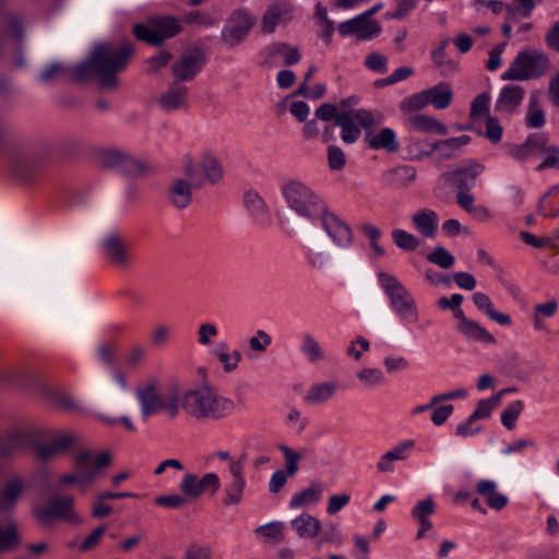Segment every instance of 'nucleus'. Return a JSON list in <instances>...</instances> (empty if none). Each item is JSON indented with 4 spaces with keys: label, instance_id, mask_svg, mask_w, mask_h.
Instances as JSON below:
<instances>
[{
    "label": "nucleus",
    "instance_id": "nucleus-52",
    "mask_svg": "<svg viewBox=\"0 0 559 559\" xmlns=\"http://www.w3.org/2000/svg\"><path fill=\"white\" fill-rule=\"evenodd\" d=\"M180 491L183 493L185 497L190 499H198L200 498V490L198 487V476L192 473H188L183 476V478L180 481L179 485Z\"/></svg>",
    "mask_w": 559,
    "mask_h": 559
},
{
    "label": "nucleus",
    "instance_id": "nucleus-47",
    "mask_svg": "<svg viewBox=\"0 0 559 559\" xmlns=\"http://www.w3.org/2000/svg\"><path fill=\"white\" fill-rule=\"evenodd\" d=\"M300 350L306 355L310 362L323 359V352L319 343L309 333L304 334Z\"/></svg>",
    "mask_w": 559,
    "mask_h": 559
},
{
    "label": "nucleus",
    "instance_id": "nucleus-18",
    "mask_svg": "<svg viewBox=\"0 0 559 559\" xmlns=\"http://www.w3.org/2000/svg\"><path fill=\"white\" fill-rule=\"evenodd\" d=\"M135 396L140 402L141 414L144 420L162 411L163 395L159 393L154 379H151L143 388H139Z\"/></svg>",
    "mask_w": 559,
    "mask_h": 559
},
{
    "label": "nucleus",
    "instance_id": "nucleus-54",
    "mask_svg": "<svg viewBox=\"0 0 559 559\" xmlns=\"http://www.w3.org/2000/svg\"><path fill=\"white\" fill-rule=\"evenodd\" d=\"M357 378L368 386L381 385L385 378L380 369L364 368L357 373Z\"/></svg>",
    "mask_w": 559,
    "mask_h": 559
},
{
    "label": "nucleus",
    "instance_id": "nucleus-16",
    "mask_svg": "<svg viewBox=\"0 0 559 559\" xmlns=\"http://www.w3.org/2000/svg\"><path fill=\"white\" fill-rule=\"evenodd\" d=\"M104 257L118 267L130 264L129 245L124 238L116 233L108 234L100 243Z\"/></svg>",
    "mask_w": 559,
    "mask_h": 559
},
{
    "label": "nucleus",
    "instance_id": "nucleus-37",
    "mask_svg": "<svg viewBox=\"0 0 559 559\" xmlns=\"http://www.w3.org/2000/svg\"><path fill=\"white\" fill-rule=\"evenodd\" d=\"M322 492L323 485L321 483H313L309 488H306L295 495L289 502V507L295 509L307 503H317L320 500Z\"/></svg>",
    "mask_w": 559,
    "mask_h": 559
},
{
    "label": "nucleus",
    "instance_id": "nucleus-56",
    "mask_svg": "<svg viewBox=\"0 0 559 559\" xmlns=\"http://www.w3.org/2000/svg\"><path fill=\"white\" fill-rule=\"evenodd\" d=\"M407 152L412 159L420 160L425 157H428L427 145L428 141L426 140H416L413 136L407 138Z\"/></svg>",
    "mask_w": 559,
    "mask_h": 559
},
{
    "label": "nucleus",
    "instance_id": "nucleus-7",
    "mask_svg": "<svg viewBox=\"0 0 559 559\" xmlns=\"http://www.w3.org/2000/svg\"><path fill=\"white\" fill-rule=\"evenodd\" d=\"M383 121L381 112L373 114L370 110L360 108L355 112H340L336 124L341 128V139L346 144L355 143L361 135L360 127L365 132L377 127Z\"/></svg>",
    "mask_w": 559,
    "mask_h": 559
},
{
    "label": "nucleus",
    "instance_id": "nucleus-55",
    "mask_svg": "<svg viewBox=\"0 0 559 559\" xmlns=\"http://www.w3.org/2000/svg\"><path fill=\"white\" fill-rule=\"evenodd\" d=\"M181 407V397L177 390H173L169 394L163 395L162 409L167 412L170 418H176Z\"/></svg>",
    "mask_w": 559,
    "mask_h": 559
},
{
    "label": "nucleus",
    "instance_id": "nucleus-40",
    "mask_svg": "<svg viewBox=\"0 0 559 559\" xmlns=\"http://www.w3.org/2000/svg\"><path fill=\"white\" fill-rule=\"evenodd\" d=\"M118 171L129 177H139L150 173L151 167L145 162L126 153Z\"/></svg>",
    "mask_w": 559,
    "mask_h": 559
},
{
    "label": "nucleus",
    "instance_id": "nucleus-53",
    "mask_svg": "<svg viewBox=\"0 0 559 559\" xmlns=\"http://www.w3.org/2000/svg\"><path fill=\"white\" fill-rule=\"evenodd\" d=\"M277 449L283 453L285 457L284 472L289 476H294L299 469L298 462L300 461V455H297L296 451L286 444H278Z\"/></svg>",
    "mask_w": 559,
    "mask_h": 559
},
{
    "label": "nucleus",
    "instance_id": "nucleus-6",
    "mask_svg": "<svg viewBox=\"0 0 559 559\" xmlns=\"http://www.w3.org/2000/svg\"><path fill=\"white\" fill-rule=\"evenodd\" d=\"M182 31L179 20L173 15L150 16L146 23L133 26V35L136 39L155 47H160L167 39L176 37Z\"/></svg>",
    "mask_w": 559,
    "mask_h": 559
},
{
    "label": "nucleus",
    "instance_id": "nucleus-29",
    "mask_svg": "<svg viewBox=\"0 0 559 559\" xmlns=\"http://www.w3.org/2000/svg\"><path fill=\"white\" fill-rule=\"evenodd\" d=\"M43 165L37 157L25 155H15L11 160L13 173L23 181L29 180L35 176Z\"/></svg>",
    "mask_w": 559,
    "mask_h": 559
},
{
    "label": "nucleus",
    "instance_id": "nucleus-41",
    "mask_svg": "<svg viewBox=\"0 0 559 559\" xmlns=\"http://www.w3.org/2000/svg\"><path fill=\"white\" fill-rule=\"evenodd\" d=\"M506 394V390H500L496 395L480 400L474 412L471 414L472 419L479 420V419H487L490 417L491 412L498 407L500 403V399L502 395Z\"/></svg>",
    "mask_w": 559,
    "mask_h": 559
},
{
    "label": "nucleus",
    "instance_id": "nucleus-27",
    "mask_svg": "<svg viewBox=\"0 0 559 559\" xmlns=\"http://www.w3.org/2000/svg\"><path fill=\"white\" fill-rule=\"evenodd\" d=\"M414 228L425 238H433L438 230L439 218L435 211L421 209L411 217Z\"/></svg>",
    "mask_w": 559,
    "mask_h": 559
},
{
    "label": "nucleus",
    "instance_id": "nucleus-51",
    "mask_svg": "<svg viewBox=\"0 0 559 559\" xmlns=\"http://www.w3.org/2000/svg\"><path fill=\"white\" fill-rule=\"evenodd\" d=\"M469 190H459L456 194L457 204L465 210L467 213L480 212L484 213L486 218H489L490 214L487 207L473 205L474 197L468 193Z\"/></svg>",
    "mask_w": 559,
    "mask_h": 559
},
{
    "label": "nucleus",
    "instance_id": "nucleus-38",
    "mask_svg": "<svg viewBox=\"0 0 559 559\" xmlns=\"http://www.w3.org/2000/svg\"><path fill=\"white\" fill-rule=\"evenodd\" d=\"M21 543V536L13 520L9 521L5 528L0 526V555L13 550Z\"/></svg>",
    "mask_w": 559,
    "mask_h": 559
},
{
    "label": "nucleus",
    "instance_id": "nucleus-14",
    "mask_svg": "<svg viewBox=\"0 0 559 559\" xmlns=\"http://www.w3.org/2000/svg\"><path fill=\"white\" fill-rule=\"evenodd\" d=\"M36 431L29 428H13L0 437V457H9L20 450L32 448Z\"/></svg>",
    "mask_w": 559,
    "mask_h": 559
},
{
    "label": "nucleus",
    "instance_id": "nucleus-33",
    "mask_svg": "<svg viewBox=\"0 0 559 559\" xmlns=\"http://www.w3.org/2000/svg\"><path fill=\"white\" fill-rule=\"evenodd\" d=\"M409 126L413 130L418 132L435 133L439 135H447L448 128L445 124L439 122L437 119L426 115H415L409 118Z\"/></svg>",
    "mask_w": 559,
    "mask_h": 559
},
{
    "label": "nucleus",
    "instance_id": "nucleus-5",
    "mask_svg": "<svg viewBox=\"0 0 559 559\" xmlns=\"http://www.w3.org/2000/svg\"><path fill=\"white\" fill-rule=\"evenodd\" d=\"M379 284L389 298L390 307L395 314L404 321L416 322L418 320L417 306L411 293L396 278V276L381 271L377 274Z\"/></svg>",
    "mask_w": 559,
    "mask_h": 559
},
{
    "label": "nucleus",
    "instance_id": "nucleus-42",
    "mask_svg": "<svg viewBox=\"0 0 559 559\" xmlns=\"http://www.w3.org/2000/svg\"><path fill=\"white\" fill-rule=\"evenodd\" d=\"M525 123L532 129H539L546 123L545 112L538 107V98L536 95H531L530 97Z\"/></svg>",
    "mask_w": 559,
    "mask_h": 559
},
{
    "label": "nucleus",
    "instance_id": "nucleus-39",
    "mask_svg": "<svg viewBox=\"0 0 559 559\" xmlns=\"http://www.w3.org/2000/svg\"><path fill=\"white\" fill-rule=\"evenodd\" d=\"M49 401L56 408L62 412L80 413L82 411L81 404L63 391L50 392Z\"/></svg>",
    "mask_w": 559,
    "mask_h": 559
},
{
    "label": "nucleus",
    "instance_id": "nucleus-26",
    "mask_svg": "<svg viewBox=\"0 0 559 559\" xmlns=\"http://www.w3.org/2000/svg\"><path fill=\"white\" fill-rule=\"evenodd\" d=\"M364 141L371 150H384L388 153H397L400 150L396 134L391 128H382L378 134H373L368 129L365 132Z\"/></svg>",
    "mask_w": 559,
    "mask_h": 559
},
{
    "label": "nucleus",
    "instance_id": "nucleus-2",
    "mask_svg": "<svg viewBox=\"0 0 559 559\" xmlns=\"http://www.w3.org/2000/svg\"><path fill=\"white\" fill-rule=\"evenodd\" d=\"M181 408L195 420L219 421L234 412L235 403L203 386L186 391L181 396Z\"/></svg>",
    "mask_w": 559,
    "mask_h": 559
},
{
    "label": "nucleus",
    "instance_id": "nucleus-32",
    "mask_svg": "<svg viewBox=\"0 0 559 559\" xmlns=\"http://www.w3.org/2000/svg\"><path fill=\"white\" fill-rule=\"evenodd\" d=\"M292 526L300 538H314L321 531V522L309 513L294 519Z\"/></svg>",
    "mask_w": 559,
    "mask_h": 559
},
{
    "label": "nucleus",
    "instance_id": "nucleus-1",
    "mask_svg": "<svg viewBox=\"0 0 559 559\" xmlns=\"http://www.w3.org/2000/svg\"><path fill=\"white\" fill-rule=\"evenodd\" d=\"M133 52L131 43H123L120 46L98 44L87 59L74 66H66L58 61L50 63L39 74L38 81L43 84L57 80L84 83L95 75L102 88H112L118 84L117 73L124 70Z\"/></svg>",
    "mask_w": 559,
    "mask_h": 559
},
{
    "label": "nucleus",
    "instance_id": "nucleus-44",
    "mask_svg": "<svg viewBox=\"0 0 559 559\" xmlns=\"http://www.w3.org/2000/svg\"><path fill=\"white\" fill-rule=\"evenodd\" d=\"M394 245L404 251H415L420 246V240L404 229H393L391 233Z\"/></svg>",
    "mask_w": 559,
    "mask_h": 559
},
{
    "label": "nucleus",
    "instance_id": "nucleus-11",
    "mask_svg": "<svg viewBox=\"0 0 559 559\" xmlns=\"http://www.w3.org/2000/svg\"><path fill=\"white\" fill-rule=\"evenodd\" d=\"M317 222L337 247H350L354 239L352 228L335 213L331 212L328 205L324 207V212L316 218Z\"/></svg>",
    "mask_w": 559,
    "mask_h": 559
},
{
    "label": "nucleus",
    "instance_id": "nucleus-4",
    "mask_svg": "<svg viewBox=\"0 0 559 559\" xmlns=\"http://www.w3.org/2000/svg\"><path fill=\"white\" fill-rule=\"evenodd\" d=\"M550 59L539 49H523L501 74L503 81H528L544 76L550 69Z\"/></svg>",
    "mask_w": 559,
    "mask_h": 559
},
{
    "label": "nucleus",
    "instance_id": "nucleus-19",
    "mask_svg": "<svg viewBox=\"0 0 559 559\" xmlns=\"http://www.w3.org/2000/svg\"><path fill=\"white\" fill-rule=\"evenodd\" d=\"M229 473L231 480L224 488L223 499V503L227 507L240 503L246 486L243 464L240 461H230Z\"/></svg>",
    "mask_w": 559,
    "mask_h": 559
},
{
    "label": "nucleus",
    "instance_id": "nucleus-35",
    "mask_svg": "<svg viewBox=\"0 0 559 559\" xmlns=\"http://www.w3.org/2000/svg\"><path fill=\"white\" fill-rule=\"evenodd\" d=\"M23 491V483L20 479L8 481L0 493V511L12 509L19 501Z\"/></svg>",
    "mask_w": 559,
    "mask_h": 559
},
{
    "label": "nucleus",
    "instance_id": "nucleus-23",
    "mask_svg": "<svg viewBox=\"0 0 559 559\" xmlns=\"http://www.w3.org/2000/svg\"><path fill=\"white\" fill-rule=\"evenodd\" d=\"M525 96V90L516 84L502 87L496 103L495 110L499 114L512 115L520 107Z\"/></svg>",
    "mask_w": 559,
    "mask_h": 559
},
{
    "label": "nucleus",
    "instance_id": "nucleus-46",
    "mask_svg": "<svg viewBox=\"0 0 559 559\" xmlns=\"http://www.w3.org/2000/svg\"><path fill=\"white\" fill-rule=\"evenodd\" d=\"M205 179L211 185L218 183L224 175L221 163L215 157H206L201 164Z\"/></svg>",
    "mask_w": 559,
    "mask_h": 559
},
{
    "label": "nucleus",
    "instance_id": "nucleus-3",
    "mask_svg": "<svg viewBox=\"0 0 559 559\" xmlns=\"http://www.w3.org/2000/svg\"><path fill=\"white\" fill-rule=\"evenodd\" d=\"M287 206L298 216L316 223L328 205L312 188L299 180H289L281 189Z\"/></svg>",
    "mask_w": 559,
    "mask_h": 559
},
{
    "label": "nucleus",
    "instance_id": "nucleus-61",
    "mask_svg": "<svg viewBox=\"0 0 559 559\" xmlns=\"http://www.w3.org/2000/svg\"><path fill=\"white\" fill-rule=\"evenodd\" d=\"M185 21L188 24H198L204 27H211L215 24V19L207 12L193 10L185 14Z\"/></svg>",
    "mask_w": 559,
    "mask_h": 559
},
{
    "label": "nucleus",
    "instance_id": "nucleus-48",
    "mask_svg": "<svg viewBox=\"0 0 559 559\" xmlns=\"http://www.w3.org/2000/svg\"><path fill=\"white\" fill-rule=\"evenodd\" d=\"M427 260L442 269H450L454 265L455 258L444 247L438 246L427 255Z\"/></svg>",
    "mask_w": 559,
    "mask_h": 559
},
{
    "label": "nucleus",
    "instance_id": "nucleus-24",
    "mask_svg": "<svg viewBox=\"0 0 559 559\" xmlns=\"http://www.w3.org/2000/svg\"><path fill=\"white\" fill-rule=\"evenodd\" d=\"M174 82L157 99L158 106L165 111H174L188 106L189 90L187 86Z\"/></svg>",
    "mask_w": 559,
    "mask_h": 559
},
{
    "label": "nucleus",
    "instance_id": "nucleus-9",
    "mask_svg": "<svg viewBox=\"0 0 559 559\" xmlns=\"http://www.w3.org/2000/svg\"><path fill=\"white\" fill-rule=\"evenodd\" d=\"M34 518L43 525H47L53 520L80 524L81 518L76 515L73 509V498H50L45 506H38L33 509Z\"/></svg>",
    "mask_w": 559,
    "mask_h": 559
},
{
    "label": "nucleus",
    "instance_id": "nucleus-63",
    "mask_svg": "<svg viewBox=\"0 0 559 559\" xmlns=\"http://www.w3.org/2000/svg\"><path fill=\"white\" fill-rule=\"evenodd\" d=\"M198 487L200 490V497L206 491H210L213 495L221 487L219 477L215 473H207L202 478H198Z\"/></svg>",
    "mask_w": 559,
    "mask_h": 559
},
{
    "label": "nucleus",
    "instance_id": "nucleus-62",
    "mask_svg": "<svg viewBox=\"0 0 559 559\" xmlns=\"http://www.w3.org/2000/svg\"><path fill=\"white\" fill-rule=\"evenodd\" d=\"M547 156L536 167L537 171H543L548 168L559 169V145H548L544 152Z\"/></svg>",
    "mask_w": 559,
    "mask_h": 559
},
{
    "label": "nucleus",
    "instance_id": "nucleus-28",
    "mask_svg": "<svg viewBox=\"0 0 559 559\" xmlns=\"http://www.w3.org/2000/svg\"><path fill=\"white\" fill-rule=\"evenodd\" d=\"M476 492L485 499L490 509L496 511L502 510L509 502V498L497 490V484L489 479L478 481Z\"/></svg>",
    "mask_w": 559,
    "mask_h": 559
},
{
    "label": "nucleus",
    "instance_id": "nucleus-22",
    "mask_svg": "<svg viewBox=\"0 0 559 559\" xmlns=\"http://www.w3.org/2000/svg\"><path fill=\"white\" fill-rule=\"evenodd\" d=\"M75 441L72 435L59 436L49 442H38L37 438L32 444V449L36 456L41 461H48L58 454L64 453Z\"/></svg>",
    "mask_w": 559,
    "mask_h": 559
},
{
    "label": "nucleus",
    "instance_id": "nucleus-59",
    "mask_svg": "<svg viewBox=\"0 0 559 559\" xmlns=\"http://www.w3.org/2000/svg\"><path fill=\"white\" fill-rule=\"evenodd\" d=\"M155 503L169 509H181L189 504V500L183 495L158 496Z\"/></svg>",
    "mask_w": 559,
    "mask_h": 559
},
{
    "label": "nucleus",
    "instance_id": "nucleus-8",
    "mask_svg": "<svg viewBox=\"0 0 559 559\" xmlns=\"http://www.w3.org/2000/svg\"><path fill=\"white\" fill-rule=\"evenodd\" d=\"M207 60V51L201 44L188 47L178 60L171 64V73L175 81H192L202 71Z\"/></svg>",
    "mask_w": 559,
    "mask_h": 559
},
{
    "label": "nucleus",
    "instance_id": "nucleus-15",
    "mask_svg": "<svg viewBox=\"0 0 559 559\" xmlns=\"http://www.w3.org/2000/svg\"><path fill=\"white\" fill-rule=\"evenodd\" d=\"M485 166L474 159L463 162L451 173L445 174L447 181L457 190H471L476 185L477 177L483 174Z\"/></svg>",
    "mask_w": 559,
    "mask_h": 559
},
{
    "label": "nucleus",
    "instance_id": "nucleus-21",
    "mask_svg": "<svg viewBox=\"0 0 559 559\" xmlns=\"http://www.w3.org/2000/svg\"><path fill=\"white\" fill-rule=\"evenodd\" d=\"M294 5L290 2L280 1L270 5L261 23L264 33H273L281 23H286L293 19Z\"/></svg>",
    "mask_w": 559,
    "mask_h": 559
},
{
    "label": "nucleus",
    "instance_id": "nucleus-43",
    "mask_svg": "<svg viewBox=\"0 0 559 559\" xmlns=\"http://www.w3.org/2000/svg\"><path fill=\"white\" fill-rule=\"evenodd\" d=\"M269 55H282L286 66H294L300 61V53L297 47H290L286 43H275L267 47Z\"/></svg>",
    "mask_w": 559,
    "mask_h": 559
},
{
    "label": "nucleus",
    "instance_id": "nucleus-34",
    "mask_svg": "<svg viewBox=\"0 0 559 559\" xmlns=\"http://www.w3.org/2000/svg\"><path fill=\"white\" fill-rule=\"evenodd\" d=\"M336 389L337 384L334 382L316 383L305 395V402L310 405L323 404L334 396Z\"/></svg>",
    "mask_w": 559,
    "mask_h": 559
},
{
    "label": "nucleus",
    "instance_id": "nucleus-49",
    "mask_svg": "<svg viewBox=\"0 0 559 559\" xmlns=\"http://www.w3.org/2000/svg\"><path fill=\"white\" fill-rule=\"evenodd\" d=\"M524 409V403L520 400L511 403L503 412L501 413V423L502 425L511 430L515 427V421L522 411Z\"/></svg>",
    "mask_w": 559,
    "mask_h": 559
},
{
    "label": "nucleus",
    "instance_id": "nucleus-45",
    "mask_svg": "<svg viewBox=\"0 0 559 559\" xmlns=\"http://www.w3.org/2000/svg\"><path fill=\"white\" fill-rule=\"evenodd\" d=\"M243 202L251 215L263 217L267 214V207L263 199L255 191H246L243 194Z\"/></svg>",
    "mask_w": 559,
    "mask_h": 559
},
{
    "label": "nucleus",
    "instance_id": "nucleus-57",
    "mask_svg": "<svg viewBox=\"0 0 559 559\" xmlns=\"http://www.w3.org/2000/svg\"><path fill=\"white\" fill-rule=\"evenodd\" d=\"M7 27L10 35L14 38L15 43L21 46L24 39V22L19 15H9L7 17Z\"/></svg>",
    "mask_w": 559,
    "mask_h": 559
},
{
    "label": "nucleus",
    "instance_id": "nucleus-60",
    "mask_svg": "<svg viewBox=\"0 0 559 559\" xmlns=\"http://www.w3.org/2000/svg\"><path fill=\"white\" fill-rule=\"evenodd\" d=\"M436 511L435 502L431 497L418 501L417 504L412 510V516L414 520H424L428 519L429 515L433 514Z\"/></svg>",
    "mask_w": 559,
    "mask_h": 559
},
{
    "label": "nucleus",
    "instance_id": "nucleus-12",
    "mask_svg": "<svg viewBox=\"0 0 559 559\" xmlns=\"http://www.w3.org/2000/svg\"><path fill=\"white\" fill-rule=\"evenodd\" d=\"M111 455L109 452L99 454L95 460L88 451L79 453L74 457L73 468L78 473L81 481L87 484L99 476L100 469L109 466Z\"/></svg>",
    "mask_w": 559,
    "mask_h": 559
},
{
    "label": "nucleus",
    "instance_id": "nucleus-10",
    "mask_svg": "<svg viewBox=\"0 0 559 559\" xmlns=\"http://www.w3.org/2000/svg\"><path fill=\"white\" fill-rule=\"evenodd\" d=\"M255 19L245 9H238L228 17L221 35L222 41L234 47L240 44L249 34Z\"/></svg>",
    "mask_w": 559,
    "mask_h": 559
},
{
    "label": "nucleus",
    "instance_id": "nucleus-64",
    "mask_svg": "<svg viewBox=\"0 0 559 559\" xmlns=\"http://www.w3.org/2000/svg\"><path fill=\"white\" fill-rule=\"evenodd\" d=\"M525 140L534 154L536 152L544 153L548 147L549 135L545 132H534L528 134Z\"/></svg>",
    "mask_w": 559,
    "mask_h": 559
},
{
    "label": "nucleus",
    "instance_id": "nucleus-30",
    "mask_svg": "<svg viewBox=\"0 0 559 559\" xmlns=\"http://www.w3.org/2000/svg\"><path fill=\"white\" fill-rule=\"evenodd\" d=\"M428 104H431L436 109L448 108L453 99V91L449 83L441 82L430 88L425 90Z\"/></svg>",
    "mask_w": 559,
    "mask_h": 559
},
{
    "label": "nucleus",
    "instance_id": "nucleus-36",
    "mask_svg": "<svg viewBox=\"0 0 559 559\" xmlns=\"http://www.w3.org/2000/svg\"><path fill=\"white\" fill-rule=\"evenodd\" d=\"M459 332L468 340L485 344H496V338L478 322L469 320Z\"/></svg>",
    "mask_w": 559,
    "mask_h": 559
},
{
    "label": "nucleus",
    "instance_id": "nucleus-17",
    "mask_svg": "<svg viewBox=\"0 0 559 559\" xmlns=\"http://www.w3.org/2000/svg\"><path fill=\"white\" fill-rule=\"evenodd\" d=\"M353 255L348 252L332 251L328 253L324 250L316 248L307 254L309 264L317 270L336 271L343 267Z\"/></svg>",
    "mask_w": 559,
    "mask_h": 559
},
{
    "label": "nucleus",
    "instance_id": "nucleus-13",
    "mask_svg": "<svg viewBox=\"0 0 559 559\" xmlns=\"http://www.w3.org/2000/svg\"><path fill=\"white\" fill-rule=\"evenodd\" d=\"M337 31L343 37L355 36L358 40H368L378 37L382 27L378 21L366 19V15L360 13L340 23Z\"/></svg>",
    "mask_w": 559,
    "mask_h": 559
},
{
    "label": "nucleus",
    "instance_id": "nucleus-25",
    "mask_svg": "<svg viewBox=\"0 0 559 559\" xmlns=\"http://www.w3.org/2000/svg\"><path fill=\"white\" fill-rule=\"evenodd\" d=\"M415 448L413 439L404 440L395 444L391 450L380 456L377 463V469L380 473H392L394 471L392 463L394 461H406Z\"/></svg>",
    "mask_w": 559,
    "mask_h": 559
},
{
    "label": "nucleus",
    "instance_id": "nucleus-50",
    "mask_svg": "<svg viewBox=\"0 0 559 559\" xmlns=\"http://www.w3.org/2000/svg\"><path fill=\"white\" fill-rule=\"evenodd\" d=\"M284 523L282 522H271L269 524L257 527L254 533L263 536L266 539L282 542L284 539Z\"/></svg>",
    "mask_w": 559,
    "mask_h": 559
},
{
    "label": "nucleus",
    "instance_id": "nucleus-20",
    "mask_svg": "<svg viewBox=\"0 0 559 559\" xmlns=\"http://www.w3.org/2000/svg\"><path fill=\"white\" fill-rule=\"evenodd\" d=\"M203 183L204 180L189 182L182 178L175 179L167 190L170 203L178 210H185L192 202V190L200 189Z\"/></svg>",
    "mask_w": 559,
    "mask_h": 559
},
{
    "label": "nucleus",
    "instance_id": "nucleus-31",
    "mask_svg": "<svg viewBox=\"0 0 559 559\" xmlns=\"http://www.w3.org/2000/svg\"><path fill=\"white\" fill-rule=\"evenodd\" d=\"M473 301L475 306L480 310L484 311L491 320L496 321L500 325H510L511 324V318L509 314L497 311L493 308L492 301L485 293H474L473 294Z\"/></svg>",
    "mask_w": 559,
    "mask_h": 559
},
{
    "label": "nucleus",
    "instance_id": "nucleus-58",
    "mask_svg": "<svg viewBox=\"0 0 559 559\" xmlns=\"http://www.w3.org/2000/svg\"><path fill=\"white\" fill-rule=\"evenodd\" d=\"M365 67L377 73H385L388 71V58L379 52H370L364 62Z\"/></svg>",
    "mask_w": 559,
    "mask_h": 559
}]
</instances>
